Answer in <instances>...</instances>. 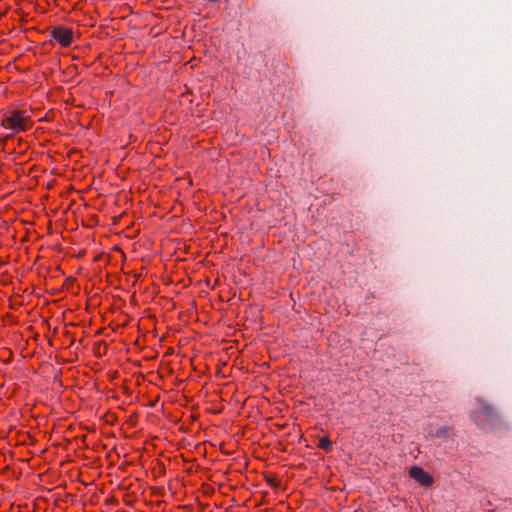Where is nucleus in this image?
<instances>
[{"instance_id": "5", "label": "nucleus", "mask_w": 512, "mask_h": 512, "mask_svg": "<svg viewBox=\"0 0 512 512\" xmlns=\"http://www.w3.org/2000/svg\"><path fill=\"white\" fill-rule=\"evenodd\" d=\"M265 482L273 489H278L281 486V480L277 474L271 472L263 473Z\"/></svg>"}, {"instance_id": "9", "label": "nucleus", "mask_w": 512, "mask_h": 512, "mask_svg": "<svg viewBox=\"0 0 512 512\" xmlns=\"http://www.w3.org/2000/svg\"><path fill=\"white\" fill-rule=\"evenodd\" d=\"M60 371H61L60 369L56 370V371L54 372V375L56 376V375H57V373H58V372H60Z\"/></svg>"}, {"instance_id": "7", "label": "nucleus", "mask_w": 512, "mask_h": 512, "mask_svg": "<svg viewBox=\"0 0 512 512\" xmlns=\"http://www.w3.org/2000/svg\"><path fill=\"white\" fill-rule=\"evenodd\" d=\"M108 376L111 379H115L118 377V371L117 370H109Z\"/></svg>"}, {"instance_id": "4", "label": "nucleus", "mask_w": 512, "mask_h": 512, "mask_svg": "<svg viewBox=\"0 0 512 512\" xmlns=\"http://www.w3.org/2000/svg\"><path fill=\"white\" fill-rule=\"evenodd\" d=\"M77 354H70V357L68 358H64L62 357L61 354H58V353H55V354H49V359L50 361L48 362H45L42 366L43 370L45 371V369L47 368L48 365L50 366H53V361L56 362L57 364H61V363H64V362H73L76 360V357H73V356H76Z\"/></svg>"}, {"instance_id": "1", "label": "nucleus", "mask_w": 512, "mask_h": 512, "mask_svg": "<svg viewBox=\"0 0 512 512\" xmlns=\"http://www.w3.org/2000/svg\"><path fill=\"white\" fill-rule=\"evenodd\" d=\"M2 125L7 129H11L13 133H17L27 130L30 122L28 117L23 116L18 111H13L2 120Z\"/></svg>"}, {"instance_id": "8", "label": "nucleus", "mask_w": 512, "mask_h": 512, "mask_svg": "<svg viewBox=\"0 0 512 512\" xmlns=\"http://www.w3.org/2000/svg\"><path fill=\"white\" fill-rule=\"evenodd\" d=\"M6 355H7V357H6V358H1V359H0V360H1L3 363H5V364L10 363V362L12 361V355H13V354H6Z\"/></svg>"}, {"instance_id": "6", "label": "nucleus", "mask_w": 512, "mask_h": 512, "mask_svg": "<svg viewBox=\"0 0 512 512\" xmlns=\"http://www.w3.org/2000/svg\"><path fill=\"white\" fill-rule=\"evenodd\" d=\"M318 447L325 451L331 450L332 442H331L330 438L328 436L321 437L319 439Z\"/></svg>"}, {"instance_id": "3", "label": "nucleus", "mask_w": 512, "mask_h": 512, "mask_svg": "<svg viewBox=\"0 0 512 512\" xmlns=\"http://www.w3.org/2000/svg\"><path fill=\"white\" fill-rule=\"evenodd\" d=\"M409 476L422 486H431L434 483L433 477L422 467L413 466L409 469Z\"/></svg>"}, {"instance_id": "2", "label": "nucleus", "mask_w": 512, "mask_h": 512, "mask_svg": "<svg viewBox=\"0 0 512 512\" xmlns=\"http://www.w3.org/2000/svg\"><path fill=\"white\" fill-rule=\"evenodd\" d=\"M51 37L61 46L68 47L73 42V31L63 26L53 27L50 31Z\"/></svg>"}]
</instances>
